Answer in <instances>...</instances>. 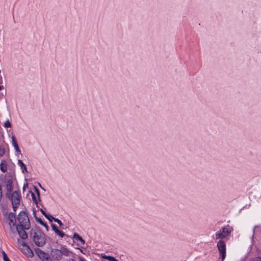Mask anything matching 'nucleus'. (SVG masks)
<instances>
[{"instance_id": "f257e3e1", "label": "nucleus", "mask_w": 261, "mask_h": 261, "mask_svg": "<svg viewBox=\"0 0 261 261\" xmlns=\"http://www.w3.org/2000/svg\"><path fill=\"white\" fill-rule=\"evenodd\" d=\"M30 234L33 241L38 247H42L46 244L47 236L41 230H35L32 228L30 231Z\"/></svg>"}, {"instance_id": "f03ea898", "label": "nucleus", "mask_w": 261, "mask_h": 261, "mask_svg": "<svg viewBox=\"0 0 261 261\" xmlns=\"http://www.w3.org/2000/svg\"><path fill=\"white\" fill-rule=\"evenodd\" d=\"M17 219L19 221V224L16 225V227H18V228L26 229L27 230L30 229L31 223L26 212L21 211L18 215Z\"/></svg>"}, {"instance_id": "7ed1b4c3", "label": "nucleus", "mask_w": 261, "mask_h": 261, "mask_svg": "<svg viewBox=\"0 0 261 261\" xmlns=\"http://www.w3.org/2000/svg\"><path fill=\"white\" fill-rule=\"evenodd\" d=\"M15 174L12 172H9L1 178V181L3 186L5 187L6 193H12L13 189V177Z\"/></svg>"}, {"instance_id": "20e7f679", "label": "nucleus", "mask_w": 261, "mask_h": 261, "mask_svg": "<svg viewBox=\"0 0 261 261\" xmlns=\"http://www.w3.org/2000/svg\"><path fill=\"white\" fill-rule=\"evenodd\" d=\"M233 231V228L229 225L222 227L220 230L216 233V239H223L228 237Z\"/></svg>"}, {"instance_id": "39448f33", "label": "nucleus", "mask_w": 261, "mask_h": 261, "mask_svg": "<svg viewBox=\"0 0 261 261\" xmlns=\"http://www.w3.org/2000/svg\"><path fill=\"white\" fill-rule=\"evenodd\" d=\"M6 197L11 201L12 203L20 204V195L19 191H14L12 193L5 194Z\"/></svg>"}, {"instance_id": "423d86ee", "label": "nucleus", "mask_w": 261, "mask_h": 261, "mask_svg": "<svg viewBox=\"0 0 261 261\" xmlns=\"http://www.w3.org/2000/svg\"><path fill=\"white\" fill-rule=\"evenodd\" d=\"M217 246L221 256V261H223L226 257V244L224 241L220 240L218 242Z\"/></svg>"}, {"instance_id": "0eeeda50", "label": "nucleus", "mask_w": 261, "mask_h": 261, "mask_svg": "<svg viewBox=\"0 0 261 261\" xmlns=\"http://www.w3.org/2000/svg\"><path fill=\"white\" fill-rule=\"evenodd\" d=\"M34 251L40 259H48V255L47 253L39 248L34 249Z\"/></svg>"}, {"instance_id": "6e6552de", "label": "nucleus", "mask_w": 261, "mask_h": 261, "mask_svg": "<svg viewBox=\"0 0 261 261\" xmlns=\"http://www.w3.org/2000/svg\"><path fill=\"white\" fill-rule=\"evenodd\" d=\"M16 228L19 236L22 240H25L28 238V235L25 231L26 229L18 228V227H16Z\"/></svg>"}, {"instance_id": "1a4fd4ad", "label": "nucleus", "mask_w": 261, "mask_h": 261, "mask_svg": "<svg viewBox=\"0 0 261 261\" xmlns=\"http://www.w3.org/2000/svg\"><path fill=\"white\" fill-rule=\"evenodd\" d=\"M33 214L35 215L36 220L41 225L43 226L46 230L48 231L49 230V227L47 223L44 222L41 218L36 216V213L35 210L33 211Z\"/></svg>"}, {"instance_id": "9d476101", "label": "nucleus", "mask_w": 261, "mask_h": 261, "mask_svg": "<svg viewBox=\"0 0 261 261\" xmlns=\"http://www.w3.org/2000/svg\"><path fill=\"white\" fill-rule=\"evenodd\" d=\"M21 250L23 254L28 257H32L34 256V253L29 246H27L26 248H23Z\"/></svg>"}, {"instance_id": "9b49d317", "label": "nucleus", "mask_w": 261, "mask_h": 261, "mask_svg": "<svg viewBox=\"0 0 261 261\" xmlns=\"http://www.w3.org/2000/svg\"><path fill=\"white\" fill-rule=\"evenodd\" d=\"M59 252L62 255L65 256H69L70 255V251L66 246L62 245L59 249Z\"/></svg>"}, {"instance_id": "f8f14e48", "label": "nucleus", "mask_w": 261, "mask_h": 261, "mask_svg": "<svg viewBox=\"0 0 261 261\" xmlns=\"http://www.w3.org/2000/svg\"><path fill=\"white\" fill-rule=\"evenodd\" d=\"M11 138H12V145H13L16 152H17V153H20L21 152V151L19 148L18 144L16 141L15 136L14 135H13Z\"/></svg>"}, {"instance_id": "ddd939ff", "label": "nucleus", "mask_w": 261, "mask_h": 261, "mask_svg": "<svg viewBox=\"0 0 261 261\" xmlns=\"http://www.w3.org/2000/svg\"><path fill=\"white\" fill-rule=\"evenodd\" d=\"M8 219L13 225L16 226V215L13 212H10L8 216Z\"/></svg>"}, {"instance_id": "4468645a", "label": "nucleus", "mask_w": 261, "mask_h": 261, "mask_svg": "<svg viewBox=\"0 0 261 261\" xmlns=\"http://www.w3.org/2000/svg\"><path fill=\"white\" fill-rule=\"evenodd\" d=\"M8 145L7 143H4L0 145V156H3L5 152L6 149L8 148Z\"/></svg>"}, {"instance_id": "2eb2a0df", "label": "nucleus", "mask_w": 261, "mask_h": 261, "mask_svg": "<svg viewBox=\"0 0 261 261\" xmlns=\"http://www.w3.org/2000/svg\"><path fill=\"white\" fill-rule=\"evenodd\" d=\"M53 253V256L55 257L56 259L57 260H60L62 258V254L60 253L59 250L55 249V251H52Z\"/></svg>"}, {"instance_id": "dca6fc26", "label": "nucleus", "mask_w": 261, "mask_h": 261, "mask_svg": "<svg viewBox=\"0 0 261 261\" xmlns=\"http://www.w3.org/2000/svg\"><path fill=\"white\" fill-rule=\"evenodd\" d=\"M0 170L3 173H5L7 170V164L5 160H3L0 164Z\"/></svg>"}, {"instance_id": "f3484780", "label": "nucleus", "mask_w": 261, "mask_h": 261, "mask_svg": "<svg viewBox=\"0 0 261 261\" xmlns=\"http://www.w3.org/2000/svg\"><path fill=\"white\" fill-rule=\"evenodd\" d=\"M73 239L74 240H75L76 241H79L81 244H84L85 241L82 238L81 236H80L78 233H74L73 236Z\"/></svg>"}, {"instance_id": "a211bd4d", "label": "nucleus", "mask_w": 261, "mask_h": 261, "mask_svg": "<svg viewBox=\"0 0 261 261\" xmlns=\"http://www.w3.org/2000/svg\"><path fill=\"white\" fill-rule=\"evenodd\" d=\"M18 165L20 166V167L21 169L22 172L23 173H25L27 172V168L26 165L23 163V162L21 160H18Z\"/></svg>"}, {"instance_id": "6ab92c4d", "label": "nucleus", "mask_w": 261, "mask_h": 261, "mask_svg": "<svg viewBox=\"0 0 261 261\" xmlns=\"http://www.w3.org/2000/svg\"><path fill=\"white\" fill-rule=\"evenodd\" d=\"M29 192L31 194V196L33 202L36 204V206L38 207V203L35 194L32 191H29Z\"/></svg>"}, {"instance_id": "aec40b11", "label": "nucleus", "mask_w": 261, "mask_h": 261, "mask_svg": "<svg viewBox=\"0 0 261 261\" xmlns=\"http://www.w3.org/2000/svg\"><path fill=\"white\" fill-rule=\"evenodd\" d=\"M1 252H2V255H3L4 261H11L9 259L7 253H6V252L4 250H2Z\"/></svg>"}, {"instance_id": "412c9836", "label": "nucleus", "mask_w": 261, "mask_h": 261, "mask_svg": "<svg viewBox=\"0 0 261 261\" xmlns=\"http://www.w3.org/2000/svg\"><path fill=\"white\" fill-rule=\"evenodd\" d=\"M103 258L108 259L109 261H118L114 257L110 255H105Z\"/></svg>"}, {"instance_id": "4be33fe9", "label": "nucleus", "mask_w": 261, "mask_h": 261, "mask_svg": "<svg viewBox=\"0 0 261 261\" xmlns=\"http://www.w3.org/2000/svg\"><path fill=\"white\" fill-rule=\"evenodd\" d=\"M44 217L50 222H51L53 220L55 221V219H56L48 214L45 215Z\"/></svg>"}, {"instance_id": "5701e85b", "label": "nucleus", "mask_w": 261, "mask_h": 261, "mask_svg": "<svg viewBox=\"0 0 261 261\" xmlns=\"http://www.w3.org/2000/svg\"><path fill=\"white\" fill-rule=\"evenodd\" d=\"M55 233L60 237L61 238H63L66 236V234L62 230L58 229Z\"/></svg>"}, {"instance_id": "b1692460", "label": "nucleus", "mask_w": 261, "mask_h": 261, "mask_svg": "<svg viewBox=\"0 0 261 261\" xmlns=\"http://www.w3.org/2000/svg\"><path fill=\"white\" fill-rule=\"evenodd\" d=\"M34 188L35 191L36 193V194L37 195L38 200L39 201H40V191H39V190L36 186H34Z\"/></svg>"}, {"instance_id": "393cba45", "label": "nucleus", "mask_w": 261, "mask_h": 261, "mask_svg": "<svg viewBox=\"0 0 261 261\" xmlns=\"http://www.w3.org/2000/svg\"><path fill=\"white\" fill-rule=\"evenodd\" d=\"M4 127L6 128L11 127L12 126L11 123H10L9 120H7L5 123L4 125Z\"/></svg>"}, {"instance_id": "a878e982", "label": "nucleus", "mask_w": 261, "mask_h": 261, "mask_svg": "<svg viewBox=\"0 0 261 261\" xmlns=\"http://www.w3.org/2000/svg\"><path fill=\"white\" fill-rule=\"evenodd\" d=\"M55 222H57L59 224L60 228H63V224L61 220H60L59 219L57 218V219H55Z\"/></svg>"}, {"instance_id": "bb28decb", "label": "nucleus", "mask_w": 261, "mask_h": 261, "mask_svg": "<svg viewBox=\"0 0 261 261\" xmlns=\"http://www.w3.org/2000/svg\"><path fill=\"white\" fill-rule=\"evenodd\" d=\"M51 227L52 228L53 230H54L55 232H56L59 229L57 226L53 223L51 224Z\"/></svg>"}, {"instance_id": "cd10ccee", "label": "nucleus", "mask_w": 261, "mask_h": 261, "mask_svg": "<svg viewBox=\"0 0 261 261\" xmlns=\"http://www.w3.org/2000/svg\"><path fill=\"white\" fill-rule=\"evenodd\" d=\"M250 261H261V257L256 256L251 258Z\"/></svg>"}, {"instance_id": "c85d7f7f", "label": "nucleus", "mask_w": 261, "mask_h": 261, "mask_svg": "<svg viewBox=\"0 0 261 261\" xmlns=\"http://www.w3.org/2000/svg\"><path fill=\"white\" fill-rule=\"evenodd\" d=\"M12 207H13V211L14 212H15L17 208L18 205H19V204L12 203Z\"/></svg>"}, {"instance_id": "c756f323", "label": "nucleus", "mask_w": 261, "mask_h": 261, "mask_svg": "<svg viewBox=\"0 0 261 261\" xmlns=\"http://www.w3.org/2000/svg\"><path fill=\"white\" fill-rule=\"evenodd\" d=\"M21 245L23 247V248H26L27 247V246H29L27 243H25V242H23L22 241V243L21 244Z\"/></svg>"}, {"instance_id": "7c9ffc66", "label": "nucleus", "mask_w": 261, "mask_h": 261, "mask_svg": "<svg viewBox=\"0 0 261 261\" xmlns=\"http://www.w3.org/2000/svg\"><path fill=\"white\" fill-rule=\"evenodd\" d=\"M6 94V92H5V94H4L3 93L1 92L0 93V99H2Z\"/></svg>"}, {"instance_id": "2f4dec72", "label": "nucleus", "mask_w": 261, "mask_h": 261, "mask_svg": "<svg viewBox=\"0 0 261 261\" xmlns=\"http://www.w3.org/2000/svg\"><path fill=\"white\" fill-rule=\"evenodd\" d=\"M28 184L27 182H26L25 184H24L23 185V188H22L23 191H24L25 190V188L28 187Z\"/></svg>"}, {"instance_id": "473e14b6", "label": "nucleus", "mask_w": 261, "mask_h": 261, "mask_svg": "<svg viewBox=\"0 0 261 261\" xmlns=\"http://www.w3.org/2000/svg\"><path fill=\"white\" fill-rule=\"evenodd\" d=\"M40 212L45 216V215L47 214V213L42 208H40Z\"/></svg>"}, {"instance_id": "72a5a7b5", "label": "nucleus", "mask_w": 261, "mask_h": 261, "mask_svg": "<svg viewBox=\"0 0 261 261\" xmlns=\"http://www.w3.org/2000/svg\"><path fill=\"white\" fill-rule=\"evenodd\" d=\"M79 259L80 261H86V260L83 257H80Z\"/></svg>"}, {"instance_id": "f704fd0d", "label": "nucleus", "mask_w": 261, "mask_h": 261, "mask_svg": "<svg viewBox=\"0 0 261 261\" xmlns=\"http://www.w3.org/2000/svg\"><path fill=\"white\" fill-rule=\"evenodd\" d=\"M3 83V78L2 75H0V84H2Z\"/></svg>"}, {"instance_id": "c9c22d12", "label": "nucleus", "mask_w": 261, "mask_h": 261, "mask_svg": "<svg viewBox=\"0 0 261 261\" xmlns=\"http://www.w3.org/2000/svg\"><path fill=\"white\" fill-rule=\"evenodd\" d=\"M4 89V86L3 85H0V90Z\"/></svg>"}, {"instance_id": "e433bc0d", "label": "nucleus", "mask_w": 261, "mask_h": 261, "mask_svg": "<svg viewBox=\"0 0 261 261\" xmlns=\"http://www.w3.org/2000/svg\"><path fill=\"white\" fill-rule=\"evenodd\" d=\"M39 186L41 187V189H42L43 190H45L44 189L42 188V187L41 186L40 184H39Z\"/></svg>"}, {"instance_id": "4c0bfd02", "label": "nucleus", "mask_w": 261, "mask_h": 261, "mask_svg": "<svg viewBox=\"0 0 261 261\" xmlns=\"http://www.w3.org/2000/svg\"><path fill=\"white\" fill-rule=\"evenodd\" d=\"M69 261H75V260L74 259H70L69 260Z\"/></svg>"}]
</instances>
